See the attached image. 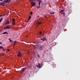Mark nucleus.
I'll list each match as a JSON object with an SVG mask.
<instances>
[{
  "label": "nucleus",
  "mask_w": 80,
  "mask_h": 80,
  "mask_svg": "<svg viewBox=\"0 0 80 80\" xmlns=\"http://www.w3.org/2000/svg\"><path fill=\"white\" fill-rule=\"evenodd\" d=\"M7 23H8V24H9V23H10V20H7Z\"/></svg>",
  "instance_id": "9b49d317"
},
{
  "label": "nucleus",
  "mask_w": 80,
  "mask_h": 80,
  "mask_svg": "<svg viewBox=\"0 0 80 80\" xmlns=\"http://www.w3.org/2000/svg\"><path fill=\"white\" fill-rule=\"evenodd\" d=\"M32 13H33V12H30L31 15H32Z\"/></svg>",
  "instance_id": "5701e85b"
},
{
  "label": "nucleus",
  "mask_w": 80,
  "mask_h": 80,
  "mask_svg": "<svg viewBox=\"0 0 80 80\" xmlns=\"http://www.w3.org/2000/svg\"><path fill=\"white\" fill-rule=\"evenodd\" d=\"M14 46H15V43H17V41H14Z\"/></svg>",
  "instance_id": "6ab92c4d"
},
{
  "label": "nucleus",
  "mask_w": 80,
  "mask_h": 80,
  "mask_svg": "<svg viewBox=\"0 0 80 80\" xmlns=\"http://www.w3.org/2000/svg\"><path fill=\"white\" fill-rule=\"evenodd\" d=\"M64 12V10H63V9L62 10L60 11V13H62V12Z\"/></svg>",
  "instance_id": "4468645a"
},
{
  "label": "nucleus",
  "mask_w": 80,
  "mask_h": 80,
  "mask_svg": "<svg viewBox=\"0 0 80 80\" xmlns=\"http://www.w3.org/2000/svg\"><path fill=\"white\" fill-rule=\"evenodd\" d=\"M11 24L12 25H13V26H15V23L12 22V24Z\"/></svg>",
  "instance_id": "ddd939ff"
},
{
  "label": "nucleus",
  "mask_w": 80,
  "mask_h": 80,
  "mask_svg": "<svg viewBox=\"0 0 80 80\" xmlns=\"http://www.w3.org/2000/svg\"><path fill=\"white\" fill-rule=\"evenodd\" d=\"M2 20H3V18H1L0 19V23L2 22Z\"/></svg>",
  "instance_id": "2eb2a0df"
},
{
  "label": "nucleus",
  "mask_w": 80,
  "mask_h": 80,
  "mask_svg": "<svg viewBox=\"0 0 80 80\" xmlns=\"http://www.w3.org/2000/svg\"><path fill=\"white\" fill-rule=\"evenodd\" d=\"M3 30H5V29H6V27H5L4 28H3Z\"/></svg>",
  "instance_id": "b1692460"
},
{
  "label": "nucleus",
  "mask_w": 80,
  "mask_h": 80,
  "mask_svg": "<svg viewBox=\"0 0 80 80\" xmlns=\"http://www.w3.org/2000/svg\"><path fill=\"white\" fill-rule=\"evenodd\" d=\"M18 57H20L22 56V52H19L18 53V54L17 55Z\"/></svg>",
  "instance_id": "20e7f679"
},
{
  "label": "nucleus",
  "mask_w": 80,
  "mask_h": 80,
  "mask_svg": "<svg viewBox=\"0 0 80 80\" xmlns=\"http://www.w3.org/2000/svg\"><path fill=\"white\" fill-rule=\"evenodd\" d=\"M7 50L8 51V52H9V51H10V50L8 49Z\"/></svg>",
  "instance_id": "a878e982"
},
{
  "label": "nucleus",
  "mask_w": 80,
  "mask_h": 80,
  "mask_svg": "<svg viewBox=\"0 0 80 80\" xmlns=\"http://www.w3.org/2000/svg\"><path fill=\"white\" fill-rule=\"evenodd\" d=\"M12 20L13 22H15V19H14V18H13L12 19Z\"/></svg>",
  "instance_id": "a211bd4d"
},
{
  "label": "nucleus",
  "mask_w": 80,
  "mask_h": 80,
  "mask_svg": "<svg viewBox=\"0 0 80 80\" xmlns=\"http://www.w3.org/2000/svg\"><path fill=\"white\" fill-rule=\"evenodd\" d=\"M42 23V22H38L37 23V24L38 25H41Z\"/></svg>",
  "instance_id": "6e6552de"
},
{
  "label": "nucleus",
  "mask_w": 80,
  "mask_h": 80,
  "mask_svg": "<svg viewBox=\"0 0 80 80\" xmlns=\"http://www.w3.org/2000/svg\"><path fill=\"white\" fill-rule=\"evenodd\" d=\"M10 21H12V20H10Z\"/></svg>",
  "instance_id": "e433bc0d"
},
{
  "label": "nucleus",
  "mask_w": 80,
  "mask_h": 80,
  "mask_svg": "<svg viewBox=\"0 0 80 80\" xmlns=\"http://www.w3.org/2000/svg\"><path fill=\"white\" fill-rule=\"evenodd\" d=\"M38 0V1H40V0Z\"/></svg>",
  "instance_id": "4c0bfd02"
},
{
  "label": "nucleus",
  "mask_w": 80,
  "mask_h": 80,
  "mask_svg": "<svg viewBox=\"0 0 80 80\" xmlns=\"http://www.w3.org/2000/svg\"><path fill=\"white\" fill-rule=\"evenodd\" d=\"M2 43V42H0V43Z\"/></svg>",
  "instance_id": "c9c22d12"
},
{
  "label": "nucleus",
  "mask_w": 80,
  "mask_h": 80,
  "mask_svg": "<svg viewBox=\"0 0 80 80\" xmlns=\"http://www.w3.org/2000/svg\"><path fill=\"white\" fill-rule=\"evenodd\" d=\"M31 19V16H29V18L28 19V20H30Z\"/></svg>",
  "instance_id": "f3484780"
},
{
  "label": "nucleus",
  "mask_w": 80,
  "mask_h": 80,
  "mask_svg": "<svg viewBox=\"0 0 80 80\" xmlns=\"http://www.w3.org/2000/svg\"><path fill=\"white\" fill-rule=\"evenodd\" d=\"M2 0H0V1H2Z\"/></svg>",
  "instance_id": "72a5a7b5"
},
{
  "label": "nucleus",
  "mask_w": 80,
  "mask_h": 80,
  "mask_svg": "<svg viewBox=\"0 0 80 80\" xmlns=\"http://www.w3.org/2000/svg\"><path fill=\"white\" fill-rule=\"evenodd\" d=\"M10 23H11V22L10 21Z\"/></svg>",
  "instance_id": "f704fd0d"
},
{
  "label": "nucleus",
  "mask_w": 80,
  "mask_h": 80,
  "mask_svg": "<svg viewBox=\"0 0 80 80\" xmlns=\"http://www.w3.org/2000/svg\"><path fill=\"white\" fill-rule=\"evenodd\" d=\"M9 42H13V41L12 40H11V39L9 40Z\"/></svg>",
  "instance_id": "4be33fe9"
},
{
  "label": "nucleus",
  "mask_w": 80,
  "mask_h": 80,
  "mask_svg": "<svg viewBox=\"0 0 80 80\" xmlns=\"http://www.w3.org/2000/svg\"><path fill=\"white\" fill-rule=\"evenodd\" d=\"M7 24H8V23L7 22V23H5V25H7Z\"/></svg>",
  "instance_id": "7c9ffc66"
},
{
  "label": "nucleus",
  "mask_w": 80,
  "mask_h": 80,
  "mask_svg": "<svg viewBox=\"0 0 80 80\" xmlns=\"http://www.w3.org/2000/svg\"><path fill=\"white\" fill-rule=\"evenodd\" d=\"M43 47H44V46L43 45H38L37 46V48L39 50L42 51L43 50Z\"/></svg>",
  "instance_id": "f03ea898"
},
{
  "label": "nucleus",
  "mask_w": 80,
  "mask_h": 80,
  "mask_svg": "<svg viewBox=\"0 0 80 80\" xmlns=\"http://www.w3.org/2000/svg\"><path fill=\"white\" fill-rule=\"evenodd\" d=\"M8 32H5L2 33V34H8Z\"/></svg>",
  "instance_id": "f8f14e48"
},
{
  "label": "nucleus",
  "mask_w": 80,
  "mask_h": 80,
  "mask_svg": "<svg viewBox=\"0 0 80 80\" xmlns=\"http://www.w3.org/2000/svg\"><path fill=\"white\" fill-rule=\"evenodd\" d=\"M41 40H42V41H45V40H47V38H40Z\"/></svg>",
  "instance_id": "39448f33"
},
{
  "label": "nucleus",
  "mask_w": 80,
  "mask_h": 80,
  "mask_svg": "<svg viewBox=\"0 0 80 80\" xmlns=\"http://www.w3.org/2000/svg\"><path fill=\"white\" fill-rule=\"evenodd\" d=\"M27 68V67L22 68L21 69V72H22V73H23V72H24L25 71V70H26Z\"/></svg>",
  "instance_id": "7ed1b4c3"
},
{
  "label": "nucleus",
  "mask_w": 80,
  "mask_h": 80,
  "mask_svg": "<svg viewBox=\"0 0 80 80\" xmlns=\"http://www.w3.org/2000/svg\"><path fill=\"white\" fill-rule=\"evenodd\" d=\"M37 8H40V7H39V6L38 7V6H37Z\"/></svg>",
  "instance_id": "cd10ccee"
},
{
  "label": "nucleus",
  "mask_w": 80,
  "mask_h": 80,
  "mask_svg": "<svg viewBox=\"0 0 80 80\" xmlns=\"http://www.w3.org/2000/svg\"><path fill=\"white\" fill-rule=\"evenodd\" d=\"M0 49H2V50H5V49H4V48L2 46H0Z\"/></svg>",
  "instance_id": "1a4fd4ad"
},
{
  "label": "nucleus",
  "mask_w": 80,
  "mask_h": 80,
  "mask_svg": "<svg viewBox=\"0 0 80 80\" xmlns=\"http://www.w3.org/2000/svg\"><path fill=\"white\" fill-rule=\"evenodd\" d=\"M18 0H17V1H18Z\"/></svg>",
  "instance_id": "ea45409f"
},
{
  "label": "nucleus",
  "mask_w": 80,
  "mask_h": 80,
  "mask_svg": "<svg viewBox=\"0 0 80 80\" xmlns=\"http://www.w3.org/2000/svg\"><path fill=\"white\" fill-rule=\"evenodd\" d=\"M38 65H36L37 67V68H41V66L40 64L39 63L38 64Z\"/></svg>",
  "instance_id": "423d86ee"
},
{
  "label": "nucleus",
  "mask_w": 80,
  "mask_h": 80,
  "mask_svg": "<svg viewBox=\"0 0 80 80\" xmlns=\"http://www.w3.org/2000/svg\"><path fill=\"white\" fill-rule=\"evenodd\" d=\"M9 41H10V40H11V39H10V38H9Z\"/></svg>",
  "instance_id": "2f4dec72"
},
{
  "label": "nucleus",
  "mask_w": 80,
  "mask_h": 80,
  "mask_svg": "<svg viewBox=\"0 0 80 80\" xmlns=\"http://www.w3.org/2000/svg\"><path fill=\"white\" fill-rule=\"evenodd\" d=\"M0 17H1V15H0Z\"/></svg>",
  "instance_id": "58836bf2"
},
{
  "label": "nucleus",
  "mask_w": 80,
  "mask_h": 80,
  "mask_svg": "<svg viewBox=\"0 0 80 80\" xmlns=\"http://www.w3.org/2000/svg\"><path fill=\"white\" fill-rule=\"evenodd\" d=\"M6 27V29H10V27L8 26H7Z\"/></svg>",
  "instance_id": "9d476101"
},
{
  "label": "nucleus",
  "mask_w": 80,
  "mask_h": 80,
  "mask_svg": "<svg viewBox=\"0 0 80 80\" xmlns=\"http://www.w3.org/2000/svg\"><path fill=\"white\" fill-rule=\"evenodd\" d=\"M61 14H63V15L64 17H65V13L64 12L61 13Z\"/></svg>",
  "instance_id": "aec40b11"
},
{
  "label": "nucleus",
  "mask_w": 80,
  "mask_h": 80,
  "mask_svg": "<svg viewBox=\"0 0 80 80\" xmlns=\"http://www.w3.org/2000/svg\"><path fill=\"white\" fill-rule=\"evenodd\" d=\"M40 4H39V8H40Z\"/></svg>",
  "instance_id": "473e14b6"
},
{
  "label": "nucleus",
  "mask_w": 80,
  "mask_h": 80,
  "mask_svg": "<svg viewBox=\"0 0 80 80\" xmlns=\"http://www.w3.org/2000/svg\"><path fill=\"white\" fill-rule=\"evenodd\" d=\"M38 57H40V56H39V55L38 54Z\"/></svg>",
  "instance_id": "c85d7f7f"
},
{
  "label": "nucleus",
  "mask_w": 80,
  "mask_h": 80,
  "mask_svg": "<svg viewBox=\"0 0 80 80\" xmlns=\"http://www.w3.org/2000/svg\"><path fill=\"white\" fill-rule=\"evenodd\" d=\"M11 2V0H5L2 2H1L0 3V5H2V6H4V4H5L6 3H9V2Z\"/></svg>",
  "instance_id": "f257e3e1"
},
{
  "label": "nucleus",
  "mask_w": 80,
  "mask_h": 80,
  "mask_svg": "<svg viewBox=\"0 0 80 80\" xmlns=\"http://www.w3.org/2000/svg\"><path fill=\"white\" fill-rule=\"evenodd\" d=\"M31 4L32 7H33L34 6H35V3L34 2H31Z\"/></svg>",
  "instance_id": "0eeeda50"
},
{
  "label": "nucleus",
  "mask_w": 80,
  "mask_h": 80,
  "mask_svg": "<svg viewBox=\"0 0 80 80\" xmlns=\"http://www.w3.org/2000/svg\"><path fill=\"white\" fill-rule=\"evenodd\" d=\"M42 32H40V34L41 35V34H42Z\"/></svg>",
  "instance_id": "bb28decb"
},
{
  "label": "nucleus",
  "mask_w": 80,
  "mask_h": 80,
  "mask_svg": "<svg viewBox=\"0 0 80 80\" xmlns=\"http://www.w3.org/2000/svg\"><path fill=\"white\" fill-rule=\"evenodd\" d=\"M50 13L51 15H52V14H54V12H50Z\"/></svg>",
  "instance_id": "412c9836"
},
{
  "label": "nucleus",
  "mask_w": 80,
  "mask_h": 80,
  "mask_svg": "<svg viewBox=\"0 0 80 80\" xmlns=\"http://www.w3.org/2000/svg\"><path fill=\"white\" fill-rule=\"evenodd\" d=\"M39 17V15H38V17H37V18H38Z\"/></svg>",
  "instance_id": "c756f323"
},
{
  "label": "nucleus",
  "mask_w": 80,
  "mask_h": 80,
  "mask_svg": "<svg viewBox=\"0 0 80 80\" xmlns=\"http://www.w3.org/2000/svg\"><path fill=\"white\" fill-rule=\"evenodd\" d=\"M5 55V54L3 53H2V55Z\"/></svg>",
  "instance_id": "393cba45"
},
{
  "label": "nucleus",
  "mask_w": 80,
  "mask_h": 80,
  "mask_svg": "<svg viewBox=\"0 0 80 80\" xmlns=\"http://www.w3.org/2000/svg\"><path fill=\"white\" fill-rule=\"evenodd\" d=\"M41 2H42V1H40L38 2L39 5H40V3H41Z\"/></svg>",
  "instance_id": "dca6fc26"
}]
</instances>
